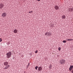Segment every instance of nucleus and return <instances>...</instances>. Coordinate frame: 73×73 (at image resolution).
<instances>
[{
	"label": "nucleus",
	"mask_w": 73,
	"mask_h": 73,
	"mask_svg": "<svg viewBox=\"0 0 73 73\" xmlns=\"http://www.w3.org/2000/svg\"><path fill=\"white\" fill-rule=\"evenodd\" d=\"M52 65L50 64L49 66V69H51L52 68Z\"/></svg>",
	"instance_id": "13"
},
{
	"label": "nucleus",
	"mask_w": 73,
	"mask_h": 73,
	"mask_svg": "<svg viewBox=\"0 0 73 73\" xmlns=\"http://www.w3.org/2000/svg\"><path fill=\"white\" fill-rule=\"evenodd\" d=\"M48 35V33H45V35Z\"/></svg>",
	"instance_id": "20"
},
{
	"label": "nucleus",
	"mask_w": 73,
	"mask_h": 73,
	"mask_svg": "<svg viewBox=\"0 0 73 73\" xmlns=\"http://www.w3.org/2000/svg\"><path fill=\"white\" fill-rule=\"evenodd\" d=\"M72 73H73V71H72Z\"/></svg>",
	"instance_id": "24"
},
{
	"label": "nucleus",
	"mask_w": 73,
	"mask_h": 73,
	"mask_svg": "<svg viewBox=\"0 0 73 73\" xmlns=\"http://www.w3.org/2000/svg\"><path fill=\"white\" fill-rule=\"evenodd\" d=\"M63 42L64 43H66V40H63Z\"/></svg>",
	"instance_id": "16"
},
{
	"label": "nucleus",
	"mask_w": 73,
	"mask_h": 73,
	"mask_svg": "<svg viewBox=\"0 0 73 73\" xmlns=\"http://www.w3.org/2000/svg\"><path fill=\"white\" fill-rule=\"evenodd\" d=\"M10 66L9 65H6V66L4 68V69H8V68H9Z\"/></svg>",
	"instance_id": "6"
},
{
	"label": "nucleus",
	"mask_w": 73,
	"mask_h": 73,
	"mask_svg": "<svg viewBox=\"0 0 73 73\" xmlns=\"http://www.w3.org/2000/svg\"><path fill=\"white\" fill-rule=\"evenodd\" d=\"M48 35L50 36L51 35H52V33L50 32H49L48 33H47Z\"/></svg>",
	"instance_id": "11"
},
{
	"label": "nucleus",
	"mask_w": 73,
	"mask_h": 73,
	"mask_svg": "<svg viewBox=\"0 0 73 73\" xmlns=\"http://www.w3.org/2000/svg\"><path fill=\"white\" fill-rule=\"evenodd\" d=\"M41 0H37V1H40Z\"/></svg>",
	"instance_id": "22"
},
{
	"label": "nucleus",
	"mask_w": 73,
	"mask_h": 73,
	"mask_svg": "<svg viewBox=\"0 0 73 73\" xmlns=\"http://www.w3.org/2000/svg\"><path fill=\"white\" fill-rule=\"evenodd\" d=\"M68 11H70V12H72V11H73V9L71 8H69L68 9Z\"/></svg>",
	"instance_id": "12"
},
{
	"label": "nucleus",
	"mask_w": 73,
	"mask_h": 73,
	"mask_svg": "<svg viewBox=\"0 0 73 73\" xmlns=\"http://www.w3.org/2000/svg\"><path fill=\"white\" fill-rule=\"evenodd\" d=\"M32 12H33V11H32L29 12V13H32Z\"/></svg>",
	"instance_id": "21"
},
{
	"label": "nucleus",
	"mask_w": 73,
	"mask_h": 73,
	"mask_svg": "<svg viewBox=\"0 0 73 73\" xmlns=\"http://www.w3.org/2000/svg\"><path fill=\"white\" fill-rule=\"evenodd\" d=\"M13 32L14 33H17L18 32V31L17 29H15L13 31Z\"/></svg>",
	"instance_id": "8"
},
{
	"label": "nucleus",
	"mask_w": 73,
	"mask_h": 73,
	"mask_svg": "<svg viewBox=\"0 0 73 73\" xmlns=\"http://www.w3.org/2000/svg\"><path fill=\"white\" fill-rule=\"evenodd\" d=\"M11 53H12L11 52H9L6 54L7 57V58H9L10 57H11Z\"/></svg>",
	"instance_id": "1"
},
{
	"label": "nucleus",
	"mask_w": 73,
	"mask_h": 73,
	"mask_svg": "<svg viewBox=\"0 0 73 73\" xmlns=\"http://www.w3.org/2000/svg\"><path fill=\"white\" fill-rule=\"evenodd\" d=\"M29 64H30V63H29L28 64V65L29 66Z\"/></svg>",
	"instance_id": "23"
},
{
	"label": "nucleus",
	"mask_w": 73,
	"mask_h": 73,
	"mask_svg": "<svg viewBox=\"0 0 73 73\" xmlns=\"http://www.w3.org/2000/svg\"><path fill=\"white\" fill-rule=\"evenodd\" d=\"M65 18V16L64 15H63L62 16V19H64Z\"/></svg>",
	"instance_id": "14"
},
{
	"label": "nucleus",
	"mask_w": 73,
	"mask_h": 73,
	"mask_svg": "<svg viewBox=\"0 0 73 73\" xmlns=\"http://www.w3.org/2000/svg\"><path fill=\"white\" fill-rule=\"evenodd\" d=\"M58 50H61V48L59 47L58 48Z\"/></svg>",
	"instance_id": "17"
},
{
	"label": "nucleus",
	"mask_w": 73,
	"mask_h": 73,
	"mask_svg": "<svg viewBox=\"0 0 73 73\" xmlns=\"http://www.w3.org/2000/svg\"><path fill=\"white\" fill-rule=\"evenodd\" d=\"M60 64L61 65H62L65 63V61L64 59H62L60 61Z\"/></svg>",
	"instance_id": "2"
},
{
	"label": "nucleus",
	"mask_w": 73,
	"mask_h": 73,
	"mask_svg": "<svg viewBox=\"0 0 73 73\" xmlns=\"http://www.w3.org/2000/svg\"><path fill=\"white\" fill-rule=\"evenodd\" d=\"M73 40V39H66V41H72Z\"/></svg>",
	"instance_id": "9"
},
{
	"label": "nucleus",
	"mask_w": 73,
	"mask_h": 73,
	"mask_svg": "<svg viewBox=\"0 0 73 73\" xmlns=\"http://www.w3.org/2000/svg\"><path fill=\"white\" fill-rule=\"evenodd\" d=\"M8 64H9V63L8 62H5L4 63V65L5 66L6 65H8Z\"/></svg>",
	"instance_id": "7"
},
{
	"label": "nucleus",
	"mask_w": 73,
	"mask_h": 73,
	"mask_svg": "<svg viewBox=\"0 0 73 73\" xmlns=\"http://www.w3.org/2000/svg\"><path fill=\"white\" fill-rule=\"evenodd\" d=\"M4 7V4H3L1 3L0 4V9L3 8Z\"/></svg>",
	"instance_id": "4"
},
{
	"label": "nucleus",
	"mask_w": 73,
	"mask_h": 73,
	"mask_svg": "<svg viewBox=\"0 0 73 73\" xmlns=\"http://www.w3.org/2000/svg\"><path fill=\"white\" fill-rule=\"evenodd\" d=\"M38 52V51L37 50H36V51L35 52V53H37Z\"/></svg>",
	"instance_id": "18"
},
{
	"label": "nucleus",
	"mask_w": 73,
	"mask_h": 73,
	"mask_svg": "<svg viewBox=\"0 0 73 73\" xmlns=\"http://www.w3.org/2000/svg\"><path fill=\"white\" fill-rule=\"evenodd\" d=\"M2 41V39L1 38H0V42H1Z\"/></svg>",
	"instance_id": "19"
},
{
	"label": "nucleus",
	"mask_w": 73,
	"mask_h": 73,
	"mask_svg": "<svg viewBox=\"0 0 73 73\" xmlns=\"http://www.w3.org/2000/svg\"><path fill=\"white\" fill-rule=\"evenodd\" d=\"M42 69V67H39L38 68V70H39V71H40V70H41Z\"/></svg>",
	"instance_id": "10"
},
{
	"label": "nucleus",
	"mask_w": 73,
	"mask_h": 73,
	"mask_svg": "<svg viewBox=\"0 0 73 73\" xmlns=\"http://www.w3.org/2000/svg\"><path fill=\"white\" fill-rule=\"evenodd\" d=\"M54 8L56 10H58L59 9V7L58 6H55L54 7Z\"/></svg>",
	"instance_id": "5"
},
{
	"label": "nucleus",
	"mask_w": 73,
	"mask_h": 73,
	"mask_svg": "<svg viewBox=\"0 0 73 73\" xmlns=\"http://www.w3.org/2000/svg\"><path fill=\"white\" fill-rule=\"evenodd\" d=\"M38 66H36L35 67V69L36 70H37V68H38Z\"/></svg>",
	"instance_id": "15"
},
{
	"label": "nucleus",
	"mask_w": 73,
	"mask_h": 73,
	"mask_svg": "<svg viewBox=\"0 0 73 73\" xmlns=\"http://www.w3.org/2000/svg\"><path fill=\"white\" fill-rule=\"evenodd\" d=\"M6 15L7 13H2V16L3 17H4L6 16Z\"/></svg>",
	"instance_id": "3"
}]
</instances>
